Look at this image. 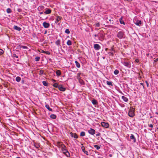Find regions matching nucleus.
<instances>
[{"instance_id":"1","label":"nucleus","mask_w":158,"mask_h":158,"mask_svg":"<svg viewBox=\"0 0 158 158\" xmlns=\"http://www.w3.org/2000/svg\"><path fill=\"white\" fill-rule=\"evenodd\" d=\"M135 108H134L132 106H131L130 107V108L129 110L128 114L129 116L131 117H132L135 116Z\"/></svg>"},{"instance_id":"2","label":"nucleus","mask_w":158,"mask_h":158,"mask_svg":"<svg viewBox=\"0 0 158 158\" xmlns=\"http://www.w3.org/2000/svg\"><path fill=\"white\" fill-rule=\"evenodd\" d=\"M125 36L124 32L122 31H120L117 34V37L119 39L124 38Z\"/></svg>"},{"instance_id":"3","label":"nucleus","mask_w":158,"mask_h":158,"mask_svg":"<svg viewBox=\"0 0 158 158\" xmlns=\"http://www.w3.org/2000/svg\"><path fill=\"white\" fill-rule=\"evenodd\" d=\"M122 63L125 66L127 67L128 68H130L131 67V63L130 61L125 60L123 62H122Z\"/></svg>"},{"instance_id":"4","label":"nucleus","mask_w":158,"mask_h":158,"mask_svg":"<svg viewBox=\"0 0 158 158\" xmlns=\"http://www.w3.org/2000/svg\"><path fill=\"white\" fill-rule=\"evenodd\" d=\"M101 125L103 127L108 128L109 127V125L107 123L102 122L101 123Z\"/></svg>"},{"instance_id":"5","label":"nucleus","mask_w":158,"mask_h":158,"mask_svg":"<svg viewBox=\"0 0 158 158\" xmlns=\"http://www.w3.org/2000/svg\"><path fill=\"white\" fill-rule=\"evenodd\" d=\"M62 19V17L61 16H56V19L55 23H58V25L60 24V23H58Z\"/></svg>"},{"instance_id":"6","label":"nucleus","mask_w":158,"mask_h":158,"mask_svg":"<svg viewBox=\"0 0 158 158\" xmlns=\"http://www.w3.org/2000/svg\"><path fill=\"white\" fill-rule=\"evenodd\" d=\"M58 89L60 91L62 92L65 91L66 90V88L64 87L63 85L61 84L59 85Z\"/></svg>"},{"instance_id":"7","label":"nucleus","mask_w":158,"mask_h":158,"mask_svg":"<svg viewBox=\"0 0 158 158\" xmlns=\"http://www.w3.org/2000/svg\"><path fill=\"white\" fill-rule=\"evenodd\" d=\"M94 48L96 50H98L101 48V46L97 44H95L94 45Z\"/></svg>"},{"instance_id":"8","label":"nucleus","mask_w":158,"mask_h":158,"mask_svg":"<svg viewBox=\"0 0 158 158\" xmlns=\"http://www.w3.org/2000/svg\"><path fill=\"white\" fill-rule=\"evenodd\" d=\"M88 132L90 134L93 135L95 134V131L92 128H90L89 130L88 131Z\"/></svg>"},{"instance_id":"9","label":"nucleus","mask_w":158,"mask_h":158,"mask_svg":"<svg viewBox=\"0 0 158 158\" xmlns=\"http://www.w3.org/2000/svg\"><path fill=\"white\" fill-rule=\"evenodd\" d=\"M134 23L137 26H141L142 22L140 20H135V22H134Z\"/></svg>"},{"instance_id":"10","label":"nucleus","mask_w":158,"mask_h":158,"mask_svg":"<svg viewBox=\"0 0 158 158\" xmlns=\"http://www.w3.org/2000/svg\"><path fill=\"white\" fill-rule=\"evenodd\" d=\"M44 27L45 28H48L50 26V24L46 22H44L43 23Z\"/></svg>"},{"instance_id":"11","label":"nucleus","mask_w":158,"mask_h":158,"mask_svg":"<svg viewBox=\"0 0 158 158\" xmlns=\"http://www.w3.org/2000/svg\"><path fill=\"white\" fill-rule=\"evenodd\" d=\"M61 150L63 152H66L68 150L66 149L65 146L64 144H62L61 146Z\"/></svg>"},{"instance_id":"12","label":"nucleus","mask_w":158,"mask_h":158,"mask_svg":"<svg viewBox=\"0 0 158 158\" xmlns=\"http://www.w3.org/2000/svg\"><path fill=\"white\" fill-rule=\"evenodd\" d=\"M130 138L131 139L133 140L132 141L134 143H135L136 142V139L133 135L131 134V136H130Z\"/></svg>"},{"instance_id":"13","label":"nucleus","mask_w":158,"mask_h":158,"mask_svg":"<svg viewBox=\"0 0 158 158\" xmlns=\"http://www.w3.org/2000/svg\"><path fill=\"white\" fill-rule=\"evenodd\" d=\"M46 10L44 12V13L46 14H49L51 13L52 10L49 9H45Z\"/></svg>"},{"instance_id":"14","label":"nucleus","mask_w":158,"mask_h":158,"mask_svg":"<svg viewBox=\"0 0 158 158\" xmlns=\"http://www.w3.org/2000/svg\"><path fill=\"white\" fill-rule=\"evenodd\" d=\"M81 149L83 152H84V153L85 154L87 155H89L88 152L87 151L85 150V148L84 146H82L81 147Z\"/></svg>"},{"instance_id":"15","label":"nucleus","mask_w":158,"mask_h":158,"mask_svg":"<svg viewBox=\"0 0 158 158\" xmlns=\"http://www.w3.org/2000/svg\"><path fill=\"white\" fill-rule=\"evenodd\" d=\"M63 154L66 155L67 157H69L70 156V154L69 152H68V150L66 152H63Z\"/></svg>"},{"instance_id":"16","label":"nucleus","mask_w":158,"mask_h":158,"mask_svg":"<svg viewBox=\"0 0 158 158\" xmlns=\"http://www.w3.org/2000/svg\"><path fill=\"white\" fill-rule=\"evenodd\" d=\"M13 28L14 29L18 31H20L21 30V28H20V27H18L17 26L15 25L14 26Z\"/></svg>"},{"instance_id":"17","label":"nucleus","mask_w":158,"mask_h":158,"mask_svg":"<svg viewBox=\"0 0 158 158\" xmlns=\"http://www.w3.org/2000/svg\"><path fill=\"white\" fill-rule=\"evenodd\" d=\"M91 102L94 105H97L98 104V102L95 99L93 98L91 101Z\"/></svg>"},{"instance_id":"18","label":"nucleus","mask_w":158,"mask_h":158,"mask_svg":"<svg viewBox=\"0 0 158 158\" xmlns=\"http://www.w3.org/2000/svg\"><path fill=\"white\" fill-rule=\"evenodd\" d=\"M56 73L57 76H60L61 75V72L59 70H57L56 72Z\"/></svg>"},{"instance_id":"19","label":"nucleus","mask_w":158,"mask_h":158,"mask_svg":"<svg viewBox=\"0 0 158 158\" xmlns=\"http://www.w3.org/2000/svg\"><path fill=\"white\" fill-rule=\"evenodd\" d=\"M122 98L126 102H127L128 101V99L127 97L124 96H122Z\"/></svg>"},{"instance_id":"20","label":"nucleus","mask_w":158,"mask_h":158,"mask_svg":"<svg viewBox=\"0 0 158 158\" xmlns=\"http://www.w3.org/2000/svg\"><path fill=\"white\" fill-rule=\"evenodd\" d=\"M98 35V36L100 37L102 39L104 37V35L103 32H101L99 33Z\"/></svg>"},{"instance_id":"21","label":"nucleus","mask_w":158,"mask_h":158,"mask_svg":"<svg viewBox=\"0 0 158 158\" xmlns=\"http://www.w3.org/2000/svg\"><path fill=\"white\" fill-rule=\"evenodd\" d=\"M119 22L121 24H123L124 25H125V23L124 21L123 20L122 17H121L119 19Z\"/></svg>"},{"instance_id":"22","label":"nucleus","mask_w":158,"mask_h":158,"mask_svg":"<svg viewBox=\"0 0 158 158\" xmlns=\"http://www.w3.org/2000/svg\"><path fill=\"white\" fill-rule=\"evenodd\" d=\"M50 117L52 119H55L56 118V115L54 114H52L50 116Z\"/></svg>"},{"instance_id":"23","label":"nucleus","mask_w":158,"mask_h":158,"mask_svg":"<svg viewBox=\"0 0 158 158\" xmlns=\"http://www.w3.org/2000/svg\"><path fill=\"white\" fill-rule=\"evenodd\" d=\"M79 83L82 85H85V83L84 81L82 79H80L79 80Z\"/></svg>"},{"instance_id":"24","label":"nucleus","mask_w":158,"mask_h":158,"mask_svg":"<svg viewBox=\"0 0 158 158\" xmlns=\"http://www.w3.org/2000/svg\"><path fill=\"white\" fill-rule=\"evenodd\" d=\"M45 107L48 109V110L50 111H52V109L50 108L48 105L47 104L45 105Z\"/></svg>"},{"instance_id":"25","label":"nucleus","mask_w":158,"mask_h":158,"mask_svg":"<svg viewBox=\"0 0 158 158\" xmlns=\"http://www.w3.org/2000/svg\"><path fill=\"white\" fill-rule=\"evenodd\" d=\"M53 86L55 88H58L59 85L57 83H54L53 84Z\"/></svg>"},{"instance_id":"26","label":"nucleus","mask_w":158,"mask_h":158,"mask_svg":"<svg viewBox=\"0 0 158 158\" xmlns=\"http://www.w3.org/2000/svg\"><path fill=\"white\" fill-rule=\"evenodd\" d=\"M75 63L76 64V66L78 68H79L80 67V65L79 63H78L77 61H75Z\"/></svg>"},{"instance_id":"27","label":"nucleus","mask_w":158,"mask_h":158,"mask_svg":"<svg viewBox=\"0 0 158 158\" xmlns=\"http://www.w3.org/2000/svg\"><path fill=\"white\" fill-rule=\"evenodd\" d=\"M106 83L107 85H108L113 86V84L112 83V82L109 81H106Z\"/></svg>"},{"instance_id":"28","label":"nucleus","mask_w":158,"mask_h":158,"mask_svg":"<svg viewBox=\"0 0 158 158\" xmlns=\"http://www.w3.org/2000/svg\"><path fill=\"white\" fill-rule=\"evenodd\" d=\"M16 81L17 82H19L21 81V78L19 77H17L16 78Z\"/></svg>"},{"instance_id":"29","label":"nucleus","mask_w":158,"mask_h":158,"mask_svg":"<svg viewBox=\"0 0 158 158\" xmlns=\"http://www.w3.org/2000/svg\"><path fill=\"white\" fill-rule=\"evenodd\" d=\"M42 83H43V85L45 86H47L48 85V83L47 82H46V81H43L42 82Z\"/></svg>"},{"instance_id":"30","label":"nucleus","mask_w":158,"mask_h":158,"mask_svg":"<svg viewBox=\"0 0 158 158\" xmlns=\"http://www.w3.org/2000/svg\"><path fill=\"white\" fill-rule=\"evenodd\" d=\"M60 43V40H58L55 42V44L57 45H59Z\"/></svg>"},{"instance_id":"31","label":"nucleus","mask_w":158,"mask_h":158,"mask_svg":"<svg viewBox=\"0 0 158 158\" xmlns=\"http://www.w3.org/2000/svg\"><path fill=\"white\" fill-rule=\"evenodd\" d=\"M85 133L84 131H82L81 132L80 134V136H85Z\"/></svg>"},{"instance_id":"32","label":"nucleus","mask_w":158,"mask_h":158,"mask_svg":"<svg viewBox=\"0 0 158 158\" xmlns=\"http://www.w3.org/2000/svg\"><path fill=\"white\" fill-rule=\"evenodd\" d=\"M67 44L68 45H69V46L71 45V44H72L71 41L69 40H68V41H67Z\"/></svg>"},{"instance_id":"33","label":"nucleus","mask_w":158,"mask_h":158,"mask_svg":"<svg viewBox=\"0 0 158 158\" xmlns=\"http://www.w3.org/2000/svg\"><path fill=\"white\" fill-rule=\"evenodd\" d=\"M81 74V73H78L77 74V79L79 80H80V79H80L81 77H80V75Z\"/></svg>"},{"instance_id":"34","label":"nucleus","mask_w":158,"mask_h":158,"mask_svg":"<svg viewBox=\"0 0 158 158\" xmlns=\"http://www.w3.org/2000/svg\"><path fill=\"white\" fill-rule=\"evenodd\" d=\"M6 12L7 13H10L11 12V10L10 8H8L6 9Z\"/></svg>"},{"instance_id":"35","label":"nucleus","mask_w":158,"mask_h":158,"mask_svg":"<svg viewBox=\"0 0 158 158\" xmlns=\"http://www.w3.org/2000/svg\"><path fill=\"white\" fill-rule=\"evenodd\" d=\"M119 71L118 70L116 69L114 71V73L115 75H117L118 74Z\"/></svg>"},{"instance_id":"36","label":"nucleus","mask_w":158,"mask_h":158,"mask_svg":"<svg viewBox=\"0 0 158 158\" xmlns=\"http://www.w3.org/2000/svg\"><path fill=\"white\" fill-rule=\"evenodd\" d=\"M34 146L36 148H38L39 147H40V144H39L35 143H34Z\"/></svg>"},{"instance_id":"37","label":"nucleus","mask_w":158,"mask_h":158,"mask_svg":"<svg viewBox=\"0 0 158 158\" xmlns=\"http://www.w3.org/2000/svg\"><path fill=\"white\" fill-rule=\"evenodd\" d=\"M65 32L68 34H69L70 33V31L69 29H66L65 31Z\"/></svg>"},{"instance_id":"38","label":"nucleus","mask_w":158,"mask_h":158,"mask_svg":"<svg viewBox=\"0 0 158 158\" xmlns=\"http://www.w3.org/2000/svg\"><path fill=\"white\" fill-rule=\"evenodd\" d=\"M94 147L95 148H96V149H97V150L99 149L100 148V146H99L98 145H94Z\"/></svg>"},{"instance_id":"39","label":"nucleus","mask_w":158,"mask_h":158,"mask_svg":"<svg viewBox=\"0 0 158 158\" xmlns=\"http://www.w3.org/2000/svg\"><path fill=\"white\" fill-rule=\"evenodd\" d=\"M73 137L75 139H77L78 138V136L76 133H75L74 134Z\"/></svg>"},{"instance_id":"40","label":"nucleus","mask_w":158,"mask_h":158,"mask_svg":"<svg viewBox=\"0 0 158 158\" xmlns=\"http://www.w3.org/2000/svg\"><path fill=\"white\" fill-rule=\"evenodd\" d=\"M108 54L110 56H113L114 55V52H110L108 53Z\"/></svg>"},{"instance_id":"41","label":"nucleus","mask_w":158,"mask_h":158,"mask_svg":"<svg viewBox=\"0 0 158 158\" xmlns=\"http://www.w3.org/2000/svg\"><path fill=\"white\" fill-rule=\"evenodd\" d=\"M40 60V57H36L35 59V61H37Z\"/></svg>"},{"instance_id":"42","label":"nucleus","mask_w":158,"mask_h":158,"mask_svg":"<svg viewBox=\"0 0 158 158\" xmlns=\"http://www.w3.org/2000/svg\"><path fill=\"white\" fill-rule=\"evenodd\" d=\"M21 45H19L17 47V49H20L21 48Z\"/></svg>"},{"instance_id":"43","label":"nucleus","mask_w":158,"mask_h":158,"mask_svg":"<svg viewBox=\"0 0 158 158\" xmlns=\"http://www.w3.org/2000/svg\"><path fill=\"white\" fill-rule=\"evenodd\" d=\"M13 57H15L17 58H18V56H17V55L15 54H14L13 55Z\"/></svg>"},{"instance_id":"44","label":"nucleus","mask_w":158,"mask_h":158,"mask_svg":"<svg viewBox=\"0 0 158 158\" xmlns=\"http://www.w3.org/2000/svg\"><path fill=\"white\" fill-rule=\"evenodd\" d=\"M21 48H23V49H27V46H26L21 45Z\"/></svg>"},{"instance_id":"45","label":"nucleus","mask_w":158,"mask_h":158,"mask_svg":"<svg viewBox=\"0 0 158 158\" xmlns=\"http://www.w3.org/2000/svg\"><path fill=\"white\" fill-rule=\"evenodd\" d=\"M3 53H4L2 49H0V55L2 54Z\"/></svg>"},{"instance_id":"46","label":"nucleus","mask_w":158,"mask_h":158,"mask_svg":"<svg viewBox=\"0 0 158 158\" xmlns=\"http://www.w3.org/2000/svg\"><path fill=\"white\" fill-rule=\"evenodd\" d=\"M44 74V71L43 70H40V75L41 74Z\"/></svg>"},{"instance_id":"47","label":"nucleus","mask_w":158,"mask_h":158,"mask_svg":"<svg viewBox=\"0 0 158 158\" xmlns=\"http://www.w3.org/2000/svg\"><path fill=\"white\" fill-rule=\"evenodd\" d=\"M70 136L72 137H73V135H74V133H73L72 132H70Z\"/></svg>"},{"instance_id":"48","label":"nucleus","mask_w":158,"mask_h":158,"mask_svg":"<svg viewBox=\"0 0 158 158\" xmlns=\"http://www.w3.org/2000/svg\"><path fill=\"white\" fill-rule=\"evenodd\" d=\"M40 53H46V52L42 49H40Z\"/></svg>"},{"instance_id":"49","label":"nucleus","mask_w":158,"mask_h":158,"mask_svg":"<svg viewBox=\"0 0 158 158\" xmlns=\"http://www.w3.org/2000/svg\"><path fill=\"white\" fill-rule=\"evenodd\" d=\"M145 82L146 83V84H147V87H149V83H148V81H145Z\"/></svg>"},{"instance_id":"50","label":"nucleus","mask_w":158,"mask_h":158,"mask_svg":"<svg viewBox=\"0 0 158 158\" xmlns=\"http://www.w3.org/2000/svg\"><path fill=\"white\" fill-rule=\"evenodd\" d=\"M96 26L97 27H99L100 26V24L99 23H97L96 24Z\"/></svg>"},{"instance_id":"51","label":"nucleus","mask_w":158,"mask_h":158,"mask_svg":"<svg viewBox=\"0 0 158 158\" xmlns=\"http://www.w3.org/2000/svg\"><path fill=\"white\" fill-rule=\"evenodd\" d=\"M45 118H46V116L44 115L43 116L42 115L41 116V117H40V118H42L43 119H45Z\"/></svg>"},{"instance_id":"52","label":"nucleus","mask_w":158,"mask_h":158,"mask_svg":"<svg viewBox=\"0 0 158 158\" xmlns=\"http://www.w3.org/2000/svg\"><path fill=\"white\" fill-rule=\"evenodd\" d=\"M58 144H59V146L61 147V145L62 144H63L62 143H61L59 142H58Z\"/></svg>"},{"instance_id":"53","label":"nucleus","mask_w":158,"mask_h":158,"mask_svg":"<svg viewBox=\"0 0 158 158\" xmlns=\"http://www.w3.org/2000/svg\"><path fill=\"white\" fill-rule=\"evenodd\" d=\"M148 126L149 127L152 128L153 127V125L152 124H150L149 125H148Z\"/></svg>"},{"instance_id":"54","label":"nucleus","mask_w":158,"mask_h":158,"mask_svg":"<svg viewBox=\"0 0 158 158\" xmlns=\"http://www.w3.org/2000/svg\"><path fill=\"white\" fill-rule=\"evenodd\" d=\"M44 122L45 124H44V128H46L47 127V124L46 123V122L45 121H44Z\"/></svg>"},{"instance_id":"55","label":"nucleus","mask_w":158,"mask_h":158,"mask_svg":"<svg viewBox=\"0 0 158 158\" xmlns=\"http://www.w3.org/2000/svg\"><path fill=\"white\" fill-rule=\"evenodd\" d=\"M17 11L19 12H21L22 11V10L21 9H20V8H18L17 10Z\"/></svg>"},{"instance_id":"56","label":"nucleus","mask_w":158,"mask_h":158,"mask_svg":"<svg viewBox=\"0 0 158 158\" xmlns=\"http://www.w3.org/2000/svg\"><path fill=\"white\" fill-rule=\"evenodd\" d=\"M101 135V134L99 132H98V133L96 134V136H99Z\"/></svg>"},{"instance_id":"57","label":"nucleus","mask_w":158,"mask_h":158,"mask_svg":"<svg viewBox=\"0 0 158 158\" xmlns=\"http://www.w3.org/2000/svg\"><path fill=\"white\" fill-rule=\"evenodd\" d=\"M148 115L150 116V118H152L153 117L152 116V113H149L148 114Z\"/></svg>"},{"instance_id":"58","label":"nucleus","mask_w":158,"mask_h":158,"mask_svg":"<svg viewBox=\"0 0 158 158\" xmlns=\"http://www.w3.org/2000/svg\"><path fill=\"white\" fill-rule=\"evenodd\" d=\"M140 85L143 86V89H144V86L143 85V83L141 82V83H140Z\"/></svg>"},{"instance_id":"59","label":"nucleus","mask_w":158,"mask_h":158,"mask_svg":"<svg viewBox=\"0 0 158 158\" xmlns=\"http://www.w3.org/2000/svg\"><path fill=\"white\" fill-rule=\"evenodd\" d=\"M135 61L136 63H138L139 62V60L138 59H136Z\"/></svg>"},{"instance_id":"60","label":"nucleus","mask_w":158,"mask_h":158,"mask_svg":"<svg viewBox=\"0 0 158 158\" xmlns=\"http://www.w3.org/2000/svg\"><path fill=\"white\" fill-rule=\"evenodd\" d=\"M44 8V6H40V9L42 10Z\"/></svg>"},{"instance_id":"61","label":"nucleus","mask_w":158,"mask_h":158,"mask_svg":"<svg viewBox=\"0 0 158 158\" xmlns=\"http://www.w3.org/2000/svg\"><path fill=\"white\" fill-rule=\"evenodd\" d=\"M158 61V58H156L155 60H154V62H156Z\"/></svg>"},{"instance_id":"62","label":"nucleus","mask_w":158,"mask_h":158,"mask_svg":"<svg viewBox=\"0 0 158 158\" xmlns=\"http://www.w3.org/2000/svg\"><path fill=\"white\" fill-rule=\"evenodd\" d=\"M52 81L53 83H54L56 81V80L53 79H52Z\"/></svg>"},{"instance_id":"63","label":"nucleus","mask_w":158,"mask_h":158,"mask_svg":"<svg viewBox=\"0 0 158 158\" xmlns=\"http://www.w3.org/2000/svg\"><path fill=\"white\" fill-rule=\"evenodd\" d=\"M110 50L111 51H114V50L113 48L112 47L111 48V49Z\"/></svg>"},{"instance_id":"64","label":"nucleus","mask_w":158,"mask_h":158,"mask_svg":"<svg viewBox=\"0 0 158 158\" xmlns=\"http://www.w3.org/2000/svg\"><path fill=\"white\" fill-rule=\"evenodd\" d=\"M99 36L98 35H98H97V34H95L94 35V36L95 37H97V36Z\"/></svg>"}]
</instances>
